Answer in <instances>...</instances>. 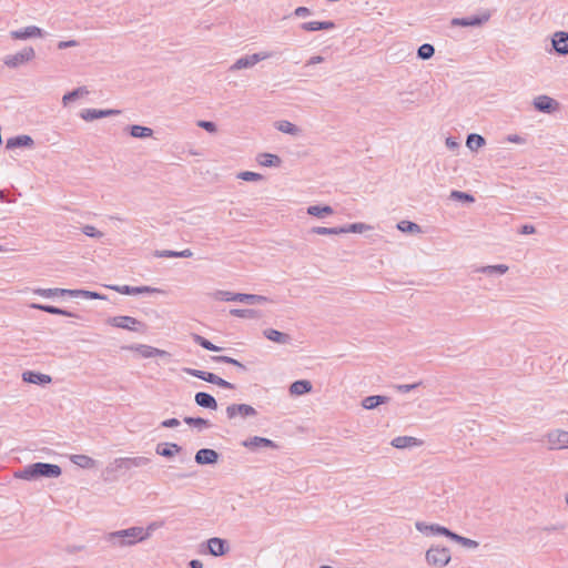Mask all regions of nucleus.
I'll return each instance as SVG.
<instances>
[{
    "label": "nucleus",
    "mask_w": 568,
    "mask_h": 568,
    "mask_svg": "<svg viewBox=\"0 0 568 568\" xmlns=\"http://www.w3.org/2000/svg\"><path fill=\"white\" fill-rule=\"evenodd\" d=\"M61 467L49 463H33L14 473L16 478L34 480L38 478H58L61 475Z\"/></svg>",
    "instance_id": "1"
},
{
    "label": "nucleus",
    "mask_w": 568,
    "mask_h": 568,
    "mask_svg": "<svg viewBox=\"0 0 568 568\" xmlns=\"http://www.w3.org/2000/svg\"><path fill=\"white\" fill-rule=\"evenodd\" d=\"M141 527L134 526L122 530L111 531L104 536V540L112 547H131L142 542Z\"/></svg>",
    "instance_id": "2"
},
{
    "label": "nucleus",
    "mask_w": 568,
    "mask_h": 568,
    "mask_svg": "<svg viewBox=\"0 0 568 568\" xmlns=\"http://www.w3.org/2000/svg\"><path fill=\"white\" fill-rule=\"evenodd\" d=\"M426 561L434 568H444L452 559L450 550L442 546H432L425 555Z\"/></svg>",
    "instance_id": "3"
},
{
    "label": "nucleus",
    "mask_w": 568,
    "mask_h": 568,
    "mask_svg": "<svg viewBox=\"0 0 568 568\" xmlns=\"http://www.w3.org/2000/svg\"><path fill=\"white\" fill-rule=\"evenodd\" d=\"M273 57V52L261 51L251 55H244L237 59L230 68L229 71L234 72L242 69L253 68L256 63L270 59Z\"/></svg>",
    "instance_id": "4"
},
{
    "label": "nucleus",
    "mask_w": 568,
    "mask_h": 568,
    "mask_svg": "<svg viewBox=\"0 0 568 568\" xmlns=\"http://www.w3.org/2000/svg\"><path fill=\"white\" fill-rule=\"evenodd\" d=\"M36 57L34 49L32 47H26L21 51L6 55L3 59V63L11 69H17L30 61H32Z\"/></svg>",
    "instance_id": "5"
},
{
    "label": "nucleus",
    "mask_w": 568,
    "mask_h": 568,
    "mask_svg": "<svg viewBox=\"0 0 568 568\" xmlns=\"http://www.w3.org/2000/svg\"><path fill=\"white\" fill-rule=\"evenodd\" d=\"M150 463L148 457L139 456V457H122L116 458L110 469L114 471H126L131 468H138L146 466Z\"/></svg>",
    "instance_id": "6"
},
{
    "label": "nucleus",
    "mask_w": 568,
    "mask_h": 568,
    "mask_svg": "<svg viewBox=\"0 0 568 568\" xmlns=\"http://www.w3.org/2000/svg\"><path fill=\"white\" fill-rule=\"evenodd\" d=\"M109 323L114 327L133 332L144 331L145 328L143 323L131 316H114L109 320Z\"/></svg>",
    "instance_id": "7"
},
{
    "label": "nucleus",
    "mask_w": 568,
    "mask_h": 568,
    "mask_svg": "<svg viewBox=\"0 0 568 568\" xmlns=\"http://www.w3.org/2000/svg\"><path fill=\"white\" fill-rule=\"evenodd\" d=\"M225 412L229 419H234L237 416L247 418L257 415L256 409L248 404H231L226 407Z\"/></svg>",
    "instance_id": "8"
},
{
    "label": "nucleus",
    "mask_w": 568,
    "mask_h": 568,
    "mask_svg": "<svg viewBox=\"0 0 568 568\" xmlns=\"http://www.w3.org/2000/svg\"><path fill=\"white\" fill-rule=\"evenodd\" d=\"M532 104L539 112L551 114L559 110V103L548 95H538L534 99Z\"/></svg>",
    "instance_id": "9"
},
{
    "label": "nucleus",
    "mask_w": 568,
    "mask_h": 568,
    "mask_svg": "<svg viewBox=\"0 0 568 568\" xmlns=\"http://www.w3.org/2000/svg\"><path fill=\"white\" fill-rule=\"evenodd\" d=\"M111 290L124 295H138L144 293H161V290L150 286L112 285Z\"/></svg>",
    "instance_id": "10"
},
{
    "label": "nucleus",
    "mask_w": 568,
    "mask_h": 568,
    "mask_svg": "<svg viewBox=\"0 0 568 568\" xmlns=\"http://www.w3.org/2000/svg\"><path fill=\"white\" fill-rule=\"evenodd\" d=\"M242 445L251 450H256L258 448H272L276 449L278 448L277 444L268 438L260 437V436H253L244 442H242Z\"/></svg>",
    "instance_id": "11"
},
{
    "label": "nucleus",
    "mask_w": 568,
    "mask_h": 568,
    "mask_svg": "<svg viewBox=\"0 0 568 568\" xmlns=\"http://www.w3.org/2000/svg\"><path fill=\"white\" fill-rule=\"evenodd\" d=\"M415 528L426 536L443 535L448 538V535L450 532V530L444 526H440L438 524H426L424 521H416Z\"/></svg>",
    "instance_id": "12"
},
{
    "label": "nucleus",
    "mask_w": 568,
    "mask_h": 568,
    "mask_svg": "<svg viewBox=\"0 0 568 568\" xmlns=\"http://www.w3.org/2000/svg\"><path fill=\"white\" fill-rule=\"evenodd\" d=\"M490 14L484 13L483 16H471L466 18H454L452 20V26L454 27H479L486 21H488Z\"/></svg>",
    "instance_id": "13"
},
{
    "label": "nucleus",
    "mask_w": 568,
    "mask_h": 568,
    "mask_svg": "<svg viewBox=\"0 0 568 568\" xmlns=\"http://www.w3.org/2000/svg\"><path fill=\"white\" fill-rule=\"evenodd\" d=\"M548 444L551 449L568 448V432L558 429L549 433Z\"/></svg>",
    "instance_id": "14"
},
{
    "label": "nucleus",
    "mask_w": 568,
    "mask_h": 568,
    "mask_svg": "<svg viewBox=\"0 0 568 568\" xmlns=\"http://www.w3.org/2000/svg\"><path fill=\"white\" fill-rule=\"evenodd\" d=\"M10 37L16 40H26L29 38H42L43 30L37 26H29L20 30H13L10 32Z\"/></svg>",
    "instance_id": "15"
},
{
    "label": "nucleus",
    "mask_w": 568,
    "mask_h": 568,
    "mask_svg": "<svg viewBox=\"0 0 568 568\" xmlns=\"http://www.w3.org/2000/svg\"><path fill=\"white\" fill-rule=\"evenodd\" d=\"M552 48L559 55L568 54V32L557 31L551 39Z\"/></svg>",
    "instance_id": "16"
},
{
    "label": "nucleus",
    "mask_w": 568,
    "mask_h": 568,
    "mask_svg": "<svg viewBox=\"0 0 568 568\" xmlns=\"http://www.w3.org/2000/svg\"><path fill=\"white\" fill-rule=\"evenodd\" d=\"M194 460L199 465H213L219 460V453L211 448H201L196 452Z\"/></svg>",
    "instance_id": "17"
},
{
    "label": "nucleus",
    "mask_w": 568,
    "mask_h": 568,
    "mask_svg": "<svg viewBox=\"0 0 568 568\" xmlns=\"http://www.w3.org/2000/svg\"><path fill=\"white\" fill-rule=\"evenodd\" d=\"M207 550L212 556H223L229 551L227 541L219 537H212L207 540Z\"/></svg>",
    "instance_id": "18"
},
{
    "label": "nucleus",
    "mask_w": 568,
    "mask_h": 568,
    "mask_svg": "<svg viewBox=\"0 0 568 568\" xmlns=\"http://www.w3.org/2000/svg\"><path fill=\"white\" fill-rule=\"evenodd\" d=\"M119 110H99V109H84L81 111V118L84 121H93L102 118H106L113 114H119Z\"/></svg>",
    "instance_id": "19"
},
{
    "label": "nucleus",
    "mask_w": 568,
    "mask_h": 568,
    "mask_svg": "<svg viewBox=\"0 0 568 568\" xmlns=\"http://www.w3.org/2000/svg\"><path fill=\"white\" fill-rule=\"evenodd\" d=\"M34 141L30 135L21 134L7 140L6 148L11 150L16 148H32Z\"/></svg>",
    "instance_id": "20"
},
{
    "label": "nucleus",
    "mask_w": 568,
    "mask_h": 568,
    "mask_svg": "<svg viewBox=\"0 0 568 568\" xmlns=\"http://www.w3.org/2000/svg\"><path fill=\"white\" fill-rule=\"evenodd\" d=\"M392 446L398 449L418 447L423 442L413 436H398L392 440Z\"/></svg>",
    "instance_id": "21"
},
{
    "label": "nucleus",
    "mask_w": 568,
    "mask_h": 568,
    "mask_svg": "<svg viewBox=\"0 0 568 568\" xmlns=\"http://www.w3.org/2000/svg\"><path fill=\"white\" fill-rule=\"evenodd\" d=\"M22 379L30 384L44 385L51 383V376L42 373L27 371L22 374Z\"/></svg>",
    "instance_id": "22"
},
{
    "label": "nucleus",
    "mask_w": 568,
    "mask_h": 568,
    "mask_svg": "<svg viewBox=\"0 0 568 568\" xmlns=\"http://www.w3.org/2000/svg\"><path fill=\"white\" fill-rule=\"evenodd\" d=\"M33 293L45 298H53L59 296L72 297V290L68 288H34Z\"/></svg>",
    "instance_id": "23"
},
{
    "label": "nucleus",
    "mask_w": 568,
    "mask_h": 568,
    "mask_svg": "<svg viewBox=\"0 0 568 568\" xmlns=\"http://www.w3.org/2000/svg\"><path fill=\"white\" fill-rule=\"evenodd\" d=\"M194 400L196 405L203 408L213 409L215 410L217 408V402L216 399L209 393L205 392H199L194 396Z\"/></svg>",
    "instance_id": "24"
},
{
    "label": "nucleus",
    "mask_w": 568,
    "mask_h": 568,
    "mask_svg": "<svg viewBox=\"0 0 568 568\" xmlns=\"http://www.w3.org/2000/svg\"><path fill=\"white\" fill-rule=\"evenodd\" d=\"M182 450V447L175 443H164L159 444L155 448V452L158 455L171 458L175 454L180 453Z\"/></svg>",
    "instance_id": "25"
},
{
    "label": "nucleus",
    "mask_w": 568,
    "mask_h": 568,
    "mask_svg": "<svg viewBox=\"0 0 568 568\" xmlns=\"http://www.w3.org/2000/svg\"><path fill=\"white\" fill-rule=\"evenodd\" d=\"M264 336L277 344H290L291 343V336L286 333H282L274 328H267L263 332Z\"/></svg>",
    "instance_id": "26"
},
{
    "label": "nucleus",
    "mask_w": 568,
    "mask_h": 568,
    "mask_svg": "<svg viewBox=\"0 0 568 568\" xmlns=\"http://www.w3.org/2000/svg\"><path fill=\"white\" fill-rule=\"evenodd\" d=\"M135 351L144 358H151L156 356L163 357L169 355L168 352L150 345H139L135 347Z\"/></svg>",
    "instance_id": "27"
},
{
    "label": "nucleus",
    "mask_w": 568,
    "mask_h": 568,
    "mask_svg": "<svg viewBox=\"0 0 568 568\" xmlns=\"http://www.w3.org/2000/svg\"><path fill=\"white\" fill-rule=\"evenodd\" d=\"M334 28L335 23L333 21H310L301 24V29L304 31L331 30Z\"/></svg>",
    "instance_id": "28"
},
{
    "label": "nucleus",
    "mask_w": 568,
    "mask_h": 568,
    "mask_svg": "<svg viewBox=\"0 0 568 568\" xmlns=\"http://www.w3.org/2000/svg\"><path fill=\"white\" fill-rule=\"evenodd\" d=\"M30 307L34 308V310H40V311L47 312L49 314L62 315V316H69V317H73L74 316L73 313H71V312H69L67 310L57 307V306H52V305H44V304L32 303V304H30Z\"/></svg>",
    "instance_id": "29"
},
{
    "label": "nucleus",
    "mask_w": 568,
    "mask_h": 568,
    "mask_svg": "<svg viewBox=\"0 0 568 568\" xmlns=\"http://www.w3.org/2000/svg\"><path fill=\"white\" fill-rule=\"evenodd\" d=\"M236 302L246 303L250 305L263 304L268 301L266 296L256 294L236 293Z\"/></svg>",
    "instance_id": "30"
},
{
    "label": "nucleus",
    "mask_w": 568,
    "mask_h": 568,
    "mask_svg": "<svg viewBox=\"0 0 568 568\" xmlns=\"http://www.w3.org/2000/svg\"><path fill=\"white\" fill-rule=\"evenodd\" d=\"M311 390H312V384L310 381H306V379L295 381L290 386V393L292 395L300 396V395L307 394Z\"/></svg>",
    "instance_id": "31"
},
{
    "label": "nucleus",
    "mask_w": 568,
    "mask_h": 568,
    "mask_svg": "<svg viewBox=\"0 0 568 568\" xmlns=\"http://www.w3.org/2000/svg\"><path fill=\"white\" fill-rule=\"evenodd\" d=\"M275 128L286 134L297 136L302 133V130L295 125L294 123L287 121V120H281L275 122Z\"/></svg>",
    "instance_id": "32"
},
{
    "label": "nucleus",
    "mask_w": 568,
    "mask_h": 568,
    "mask_svg": "<svg viewBox=\"0 0 568 568\" xmlns=\"http://www.w3.org/2000/svg\"><path fill=\"white\" fill-rule=\"evenodd\" d=\"M389 400L388 397L386 396H382V395H372V396H367L363 399L362 402V406L365 408V409H374L376 408L377 406H379L381 404H385Z\"/></svg>",
    "instance_id": "33"
},
{
    "label": "nucleus",
    "mask_w": 568,
    "mask_h": 568,
    "mask_svg": "<svg viewBox=\"0 0 568 568\" xmlns=\"http://www.w3.org/2000/svg\"><path fill=\"white\" fill-rule=\"evenodd\" d=\"M257 161L262 166L271 168V166H280L282 160L280 156L271 153H261L257 156Z\"/></svg>",
    "instance_id": "34"
},
{
    "label": "nucleus",
    "mask_w": 568,
    "mask_h": 568,
    "mask_svg": "<svg viewBox=\"0 0 568 568\" xmlns=\"http://www.w3.org/2000/svg\"><path fill=\"white\" fill-rule=\"evenodd\" d=\"M487 275H503L508 272V266L505 264L487 265L475 270Z\"/></svg>",
    "instance_id": "35"
},
{
    "label": "nucleus",
    "mask_w": 568,
    "mask_h": 568,
    "mask_svg": "<svg viewBox=\"0 0 568 568\" xmlns=\"http://www.w3.org/2000/svg\"><path fill=\"white\" fill-rule=\"evenodd\" d=\"M448 538L468 549H476L479 546V544L476 540L457 535L452 530L448 535Z\"/></svg>",
    "instance_id": "36"
},
{
    "label": "nucleus",
    "mask_w": 568,
    "mask_h": 568,
    "mask_svg": "<svg viewBox=\"0 0 568 568\" xmlns=\"http://www.w3.org/2000/svg\"><path fill=\"white\" fill-rule=\"evenodd\" d=\"M183 371L186 374L191 375V376H194L196 378L203 379V381H205L207 383H211V384L214 383V381H215V378L217 376V375H215L213 373L204 372V371H200V369H195V368H187L186 367V368H183Z\"/></svg>",
    "instance_id": "37"
},
{
    "label": "nucleus",
    "mask_w": 568,
    "mask_h": 568,
    "mask_svg": "<svg viewBox=\"0 0 568 568\" xmlns=\"http://www.w3.org/2000/svg\"><path fill=\"white\" fill-rule=\"evenodd\" d=\"M129 132L131 136L140 139L151 138L153 134V130L151 128L138 124L129 126Z\"/></svg>",
    "instance_id": "38"
},
{
    "label": "nucleus",
    "mask_w": 568,
    "mask_h": 568,
    "mask_svg": "<svg viewBox=\"0 0 568 568\" xmlns=\"http://www.w3.org/2000/svg\"><path fill=\"white\" fill-rule=\"evenodd\" d=\"M88 93H89V91L87 90L85 87H79L71 92L65 93L62 98V103L64 106H67L72 101H74L83 95H87Z\"/></svg>",
    "instance_id": "39"
},
{
    "label": "nucleus",
    "mask_w": 568,
    "mask_h": 568,
    "mask_svg": "<svg viewBox=\"0 0 568 568\" xmlns=\"http://www.w3.org/2000/svg\"><path fill=\"white\" fill-rule=\"evenodd\" d=\"M333 209L329 205H311L307 207V214L316 217H323L325 215L333 214Z\"/></svg>",
    "instance_id": "40"
},
{
    "label": "nucleus",
    "mask_w": 568,
    "mask_h": 568,
    "mask_svg": "<svg viewBox=\"0 0 568 568\" xmlns=\"http://www.w3.org/2000/svg\"><path fill=\"white\" fill-rule=\"evenodd\" d=\"M184 423L197 428L199 430L212 427L211 422L202 417H185Z\"/></svg>",
    "instance_id": "41"
},
{
    "label": "nucleus",
    "mask_w": 568,
    "mask_h": 568,
    "mask_svg": "<svg viewBox=\"0 0 568 568\" xmlns=\"http://www.w3.org/2000/svg\"><path fill=\"white\" fill-rule=\"evenodd\" d=\"M164 525V521L163 520H155V521H152L145 528L141 527V534L140 536H142V541L149 539L152 534L162 528Z\"/></svg>",
    "instance_id": "42"
},
{
    "label": "nucleus",
    "mask_w": 568,
    "mask_h": 568,
    "mask_svg": "<svg viewBox=\"0 0 568 568\" xmlns=\"http://www.w3.org/2000/svg\"><path fill=\"white\" fill-rule=\"evenodd\" d=\"M486 143L485 139L479 135V134H476V133H471L467 136V141H466V145L475 151V150H478L479 148L484 146Z\"/></svg>",
    "instance_id": "43"
},
{
    "label": "nucleus",
    "mask_w": 568,
    "mask_h": 568,
    "mask_svg": "<svg viewBox=\"0 0 568 568\" xmlns=\"http://www.w3.org/2000/svg\"><path fill=\"white\" fill-rule=\"evenodd\" d=\"M192 338L197 345L202 346L207 351L220 352L222 349L220 346L214 345L212 342H210L209 339L199 334H193Z\"/></svg>",
    "instance_id": "44"
},
{
    "label": "nucleus",
    "mask_w": 568,
    "mask_h": 568,
    "mask_svg": "<svg viewBox=\"0 0 568 568\" xmlns=\"http://www.w3.org/2000/svg\"><path fill=\"white\" fill-rule=\"evenodd\" d=\"M342 226L338 227H325V226H314L311 232L318 235H337L343 234Z\"/></svg>",
    "instance_id": "45"
},
{
    "label": "nucleus",
    "mask_w": 568,
    "mask_h": 568,
    "mask_svg": "<svg viewBox=\"0 0 568 568\" xmlns=\"http://www.w3.org/2000/svg\"><path fill=\"white\" fill-rule=\"evenodd\" d=\"M72 463L82 467V468H91L94 466V459L87 455H73L71 457Z\"/></svg>",
    "instance_id": "46"
},
{
    "label": "nucleus",
    "mask_w": 568,
    "mask_h": 568,
    "mask_svg": "<svg viewBox=\"0 0 568 568\" xmlns=\"http://www.w3.org/2000/svg\"><path fill=\"white\" fill-rule=\"evenodd\" d=\"M72 297H85L90 300H104L105 296L92 291L85 290H72Z\"/></svg>",
    "instance_id": "47"
},
{
    "label": "nucleus",
    "mask_w": 568,
    "mask_h": 568,
    "mask_svg": "<svg viewBox=\"0 0 568 568\" xmlns=\"http://www.w3.org/2000/svg\"><path fill=\"white\" fill-rule=\"evenodd\" d=\"M435 53L434 45L429 43L422 44L417 50V57L422 60H428L430 59Z\"/></svg>",
    "instance_id": "48"
},
{
    "label": "nucleus",
    "mask_w": 568,
    "mask_h": 568,
    "mask_svg": "<svg viewBox=\"0 0 568 568\" xmlns=\"http://www.w3.org/2000/svg\"><path fill=\"white\" fill-rule=\"evenodd\" d=\"M231 315L241 317V318H255L257 317V312L251 308H233L230 311Z\"/></svg>",
    "instance_id": "49"
},
{
    "label": "nucleus",
    "mask_w": 568,
    "mask_h": 568,
    "mask_svg": "<svg viewBox=\"0 0 568 568\" xmlns=\"http://www.w3.org/2000/svg\"><path fill=\"white\" fill-rule=\"evenodd\" d=\"M397 229L404 233H418L420 232V226L410 221H400L397 224Z\"/></svg>",
    "instance_id": "50"
},
{
    "label": "nucleus",
    "mask_w": 568,
    "mask_h": 568,
    "mask_svg": "<svg viewBox=\"0 0 568 568\" xmlns=\"http://www.w3.org/2000/svg\"><path fill=\"white\" fill-rule=\"evenodd\" d=\"M342 229L344 230L343 231V234L344 233H363L367 230H371V226L365 224V223H352V224H348V225H345V226H342Z\"/></svg>",
    "instance_id": "51"
},
{
    "label": "nucleus",
    "mask_w": 568,
    "mask_h": 568,
    "mask_svg": "<svg viewBox=\"0 0 568 568\" xmlns=\"http://www.w3.org/2000/svg\"><path fill=\"white\" fill-rule=\"evenodd\" d=\"M212 361L215 362V363L232 364V365L239 367L242 371L246 369V367L241 362H239L235 358L229 357V356H224V355L213 356Z\"/></svg>",
    "instance_id": "52"
},
{
    "label": "nucleus",
    "mask_w": 568,
    "mask_h": 568,
    "mask_svg": "<svg viewBox=\"0 0 568 568\" xmlns=\"http://www.w3.org/2000/svg\"><path fill=\"white\" fill-rule=\"evenodd\" d=\"M449 197L452 200L462 201L466 203H473L475 201L471 194L462 191H452Z\"/></svg>",
    "instance_id": "53"
},
{
    "label": "nucleus",
    "mask_w": 568,
    "mask_h": 568,
    "mask_svg": "<svg viewBox=\"0 0 568 568\" xmlns=\"http://www.w3.org/2000/svg\"><path fill=\"white\" fill-rule=\"evenodd\" d=\"M236 293H232L229 291H216L214 293L215 300L226 301V302H236Z\"/></svg>",
    "instance_id": "54"
},
{
    "label": "nucleus",
    "mask_w": 568,
    "mask_h": 568,
    "mask_svg": "<svg viewBox=\"0 0 568 568\" xmlns=\"http://www.w3.org/2000/svg\"><path fill=\"white\" fill-rule=\"evenodd\" d=\"M237 178L243 181H248V182L260 181L263 179V176L261 174L251 172V171L241 172V173H239Z\"/></svg>",
    "instance_id": "55"
},
{
    "label": "nucleus",
    "mask_w": 568,
    "mask_h": 568,
    "mask_svg": "<svg viewBox=\"0 0 568 568\" xmlns=\"http://www.w3.org/2000/svg\"><path fill=\"white\" fill-rule=\"evenodd\" d=\"M82 232L87 235V236H90V237H97V239H100L102 237V232L98 231L94 226L92 225H85L83 229H82Z\"/></svg>",
    "instance_id": "56"
},
{
    "label": "nucleus",
    "mask_w": 568,
    "mask_h": 568,
    "mask_svg": "<svg viewBox=\"0 0 568 568\" xmlns=\"http://www.w3.org/2000/svg\"><path fill=\"white\" fill-rule=\"evenodd\" d=\"M197 125L210 133L216 132V124L212 121H200Z\"/></svg>",
    "instance_id": "57"
},
{
    "label": "nucleus",
    "mask_w": 568,
    "mask_h": 568,
    "mask_svg": "<svg viewBox=\"0 0 568 568\" xmlns=\"http://www.w3.org/2000/svg\"><path fill=\"white\" fill-rule=\"evenodd\" d=\"M154 255L156 257H179L178 251L171 250L155 251Z\"/></svg>",
    "instance_id": "58"
},
{
    "label": "nucleus",
    "mask_w": 568,
    "mask_h": 568,
    "mask_svg": "<svg viewBox=\"0 0 568 568\" xmlns=\"http://www.w3.org/2000/svg\"><path fill=\"white\" fill-rule=\"evenodd\" d=\"M213 384L226 389H233L235 387L232 383L221 378L220 376H216Z\"/></svg>",
    "instance_id": "59"
},
{
    "label": "nucleus",
    "mask_w": 568,
    "mask_h": 568,
    "mask_svg": "<svg viewBox=\"0 0 568 568\" xmlns=\"http://www.w3.org/2000/svg\"><path fill=\"white\" fill-rule=\"evenodd\" d=\"M180 420L178 418H169V419H165L161 423V426L162 427H165V428H175L178 426H180Z\"/></svg>",
    "instance_id": "60"
},
{
    "label": "nucleus",
    "mask_w": 568,
    "mask_h": 568,
    "mask_svg": "<svg viewBox=\"0 0 568 568\" xmlns=\"http://www.w3.org/2000/svg\"><path fill=\"white\" fill-rule=\"evenodd\" d=\"M506 140L510 143H516V144H525L526 143V139L518 134H509V135H507Z\"/></svg>",
    "instance_id": "61"
},
{
    "label": "nucleus",
    "mask_w": 568,
    "mask_h": 568,
    "mask_svg": "<svg viewBox=\"0 0 568 568\" xmlns=\"http://www.w3.org/2000/svg\"><path fill=\"white\" fill-rule=\"evenodd\" d=\"M79 43L75 40L60 41L58 43V49L63 50L72 47H77Z\"/></svg>",
    "instance_id": "62"
},
{
    "label": "nucleus",
    "mask_w": 568,
    "mask_h": 568,
    "mask_svg": "<svg viewBox=\"0 0 568 568\" xmlns=\"http://www.w3.org/2000/svg\"><path fill=\"white\" fill-rule=\"evenodd\" d=\"M419 385V383H415V384H403V385H397L396 388L402 392V393H408L410 392L412 389L416 388L417 386Z\"/></svg>",
    "instance_id": "63"
},
{
    "label": "nucleus",
    "mask_w": 568,
    "mask_h": 568,
    "mask_svg": "<svg viewBox=\"0 0 568 568\" xmlns=\"http://www.w3.org/2000/svg\"><path fill=\"white\" fill-rule=\"evenodd\" d=\"M296 17H307L311 14V10L306 7H297L294 11Z\"/></svg>",
    "instance_id": "64"
}]
</instances>
